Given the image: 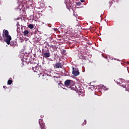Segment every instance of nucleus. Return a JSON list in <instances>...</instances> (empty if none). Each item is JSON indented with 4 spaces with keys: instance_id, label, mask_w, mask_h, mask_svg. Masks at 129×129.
<instances>
[{
    "instance_id": "obj_1",
    "label": "nucleus",
    "mask_w": 129,
    "mask_h": 129,
    "mask_svg": "<svg viewBox=\"0 0 129 129\" xmlns=\"http://www.w3.org/2000/svg\"><path fill=\"white\" fill-rule=\"evenodd\" d=\"M4 35L5 36V42L7 43V45H10L11 44V41H12V37L9 34V33H3L2 34L3 37H4Z\"/></svg>"
},
{
    "instance_id": "obj_2",
    "label": "nucleus",
    "mask_w": 129,
    "mask_h": 129,
    "mask_svg": "<svg viewBox=\"0 0 129 129\" xmlns=\"http://www.w3.org/2000/svg\"><path fill=\"white\" fill-rule=\"evenodd\" d=\"M42 55L44 58H49L50 57V51L49 49H42Z\"/></svg>"
},
{
    "instance_id": "obj_3",
    "label": "nucleus",
    "mask_w": 129,
    "mask_h": 129,
    "mask_svg": "<svg viewBox=\"0 0 129 129\" xmlns=\"http://www.w3.org/2000/svg\"><path fill=\"white\" fill-rule=\"evenodd\" d=\"M72 2H73V0H64L63 2L66 5L67 9H69L72 7V5H73Z\"/></svg>"
},
{
    "instance_id": "obj_4",
    "label": "nucleus",
    "mask_w": 129,
    "mask_h": 129,
    "mask_svg": "<svg viewBox=\"0 0 129 129\" xmlns=\"http://www.w3.org/2000/svg\"><path fill=\"white\" fill-rule=\"evenodd\" d=\"M72 74L74 75V76H78L79 74H80V73L79 72V70H78V69L75 68L73 67V71H72Z\"/></svg>"
},
{
    "instance_id": "obj_5",
    "label": "nucleus",
    "mask_w": 129,
    "mask_h": 129,
    "mask_svg": "<svg viewBox=\"0 0 129 129\" xmlns=\"http://www.w3.org/2000/svg\"><path fill=\"white\" fill-rule=\"evenodd\" d=\"M73 83V81L71 80H67L64 82L65 86H70L71 85V83Z\"/></svg>"
},
{
    "instance_id": "obj_6",
    "label": "nucleus",
    "mask_w": 129,
    "mask_h": 129,
    "mask_svg": "<svg viewBox=\"0 0 129 129\" xmlns=\"http://www.w3.org/2000/svg\"><path fill=\"white\" fill-rule=\"evenodd\" d=\"M39 123L41 129H45V124L43 123L42 119H39Z\"/></svg>"
},
{
    "instance_id": "obj_7",
    "label": "nucleus",
    "mask_w": 129,
    "mask_h": 129,
    "mask_svg": "<svg viewBox=\"0 0 129 129\" xmlns=\"http://www.w3.org/2000/svg\"><path fill=\"white\" fill-rule=\"evenodd\" d=\"M54 68L56 69L62 68V63L60 62H56L54 66Z\"/></svg>"
},
{
    "instance_id": "obj_8",
    "label": "nucleus",
    "mask_w": 129,
    "mask_h": 129,
    "mask_svg": "<svg viewBox=\"0 0 129 129\" xmlns=\"http://www.w3.org/2000/svg\"><path fill=\"white\" fill-rule=\"evenodd\" d=\"M18 37L20 38V39H24V33H17Z\"/></svg>"
},
{
    "instance_id": "obj_9",
    "label": "nucleus",
    "mask_w": 129,
    "mask_h": 129,
    "mask_svg": "<svg viewBox=\"0 0 129 129\" xmlns=\"http://www.w3.org/2000/svg\"><path fill=\"white\" fill-rule=\"evenodd\" d=\"M10 46H11V47H16V46H17V42L12 41V42H11L10 41Z\"/></svg>"
},
{
    "instance_id": "obj_10",
    "label": "nucleus",
    "mask_w": 129,
    "mask_h": 129,
    "mask_svg": "<svg viewBox=\"0 0 129 129\" xmlns=\"http://www.w3.org/2000/svg\"><path fill=\"white\" fill-rule=\"evenodd\" d=\"M70 88L73 91H76V92L78 93V89L76 88V86H75V87H71Z\"/></svg>"
},
{
    "instance_id": "obj_11",
    "label": "nucleus",
    "mask_w": 129,
    "mask_h": 129,
    "mask_svg": "<svg viewBox=\"0 0 129 129\" xmlns=\"http://www.w3.org/2000/svg\"><path fill=\"white\" fill-rule=\"evenodd\" d=\"M44 44L45 45V48H46V49H48V48H49V47H50L51 48L52 47V46H53V45L50 46V44H49L47 42H44Z\"/></svg>"
},
{
    "instance_id": "obj_12",
    "label": "nucleus",
    "mask_w": 129,
    "mask_h": 129,
    "mask_svg": "<svg viewBox=\"0 0 129 129\" xmlns=\"http://www.w3.org/2000/svg\"><path fill=\"white\" fill-rule=\"evenodd\" d=\"M40 69H41L40 67H38V66H35V72H38V71H40Z\"/></svg>"
},
{
    "instance_id": "obj_13",
    "label": "nucleus",
    "mask_w": 129,
    "mask_h": 129,
    "mask_svg": "<svg viewBox=\"0 0 129 129\" xmlns=\"http://www.w3.org/2000/svg\"><path fill=\"white\" fill-rule=\"evenodd\" d=\"M64 35H66V36H68L69 37H72L73 36V33H64Z\"/></svg>"
},
{
    "instance_id": "obj_14",
    "label": "nucleus",
    "mask_w": 129,
    "mask_h": 129,
    "mask_svg": "<svg viewBox=\"0 0 129 129\" xmlns=\"http://www.w3.org/2000/svg\"><path fill=\"white\" fill-rule=\"evenodd\" d=\"M28 36H29V33H23L24 39H26V38H28Z\"/></svg>"
},
{
    "instance_id": "obj_15",
    "label": "nucleus",
    "mask_w": 129,
    "mask_h": 129,
    "mask_svg": "<svg viewBox=\"0 0 129 129\" xmlns=\"http://www.w3.org/2000/svg\"><path fill=\"white\" fill-rule=\"evenodd\" d=\"M28 27L31 30H33V29H34V25L33 24H29L28 25Z\"/></svg>"
},
{
    "instance_id": "obj_16",
    "label": "nucleus",
    "mask_w": 129,
    "mask_h": 129,
    "mask_svg": "<svg viewBox=\"0 0 129 129\" xmlns=\"http://www.w3.org/2000/svg\"><path fill=\"white\" fill-rule=\"evenodd\" d=\"M12 83H13V81L12 80H9L8 81V85H11V84H12Z\"/></svg>"
},
{
    "instance_id": "obj_17",
    "label": "nucleus",
    "mask_w": 129,
    "mask_h": 129,
    "mask_svg": "<svg viewBox=\"0 0 129 129\" xmlns=\"http://www.w3.org/2000/svg\"><path fill=\"white\" fill-rule=\"evenodd\" d=\"M76 5H77L78 7H79V6H81V2H77V3H76Z\"/></svg>"
},
{
    "instance_id": "obj_18",
    "label": "nucleus",
    "mask_w": 129,
    "mask_h": 129,
    "mask_svg": "<svg viewBox=\"0 0 129 129\" xmlns=\"http://www.w3.org/2000/svg\"><path fill=\"white\" fill-rule=\"evenodd\" d=\"M61 52V54H64V53H66V50L62 49Z\"/></svg>"
},
{
    "instance_id": "obj_19",
    "label": "nucleus",
    "mask_w": 129,
    "mask_h": 129,
    "mask_svg": "<svg viewBox=\"0 0 129 129\" xmlns=\"http://www.w3.org/2000/svg\"><path fill=\"white\" fill-rule=\"evenodd\" d=\"M78 93H79V94H80V93H82V90H78Z\"/></svg>"
},
{
    "instance_id": "obj_20",
    "label": "nucleus",
    "mask_w": 129,
    "mask_h": 129,
    "mask_svg": "<svg viewBox=\"0 0 129 129\" xmlns=\"http://www.w3.org/2000/svg\"><path fill=\"white\" fill-rule=\"evenodd\" d=\"M31 68L32 69V70L34 71V72H35V70H36V67H31Z\"/></svg>"
},
{
    "instance_id": "obj_21",
    "label": "nucleus",
    "mask_w": 129,
    "mask_h": 129,
    "mask_svg": "<svg viewBox=\"0 0 129 129\" xmlns=\"http://www.w3.org/2000/svg\"><path fill=\"white\" fill-rule=\"evenodd\" d=\"M54 31L56 33H58V32H59V30H58V29L55 28H54Z\"/></svg>"
},
{
    "instance_id": "obj_22",
    "label": "nucleus",
    "mask_w": 129,
    "mask_h": 129,
    "mask_svg": "<svg viewBox=\"0 0 129 129\" xmlns=\"http://www.w3.org/2000/svg\"><path fill=\"white\" fill-rule=\"evenodd\" d=\"M3 33H9V31L7 30H3Z\"/></svg>"
},
{
    "instance_id": "obj_23",
    "label": "nucleus",
    "mask_w": 129,
    "mask_h": 129,
    "mask_svg": "<svg viewBox=\"0 0 129 129\" xmlns=\"http://www.w3.org/2000/svg\"><path fill=\"white\" fill-rule=\"evenodd\" d=\"M22 33H29V31L25 30L24 31H22Z\"/></svg>"
},
{
    "instance_id": "obj_24",
    "label": "nucleus",
    "mask_w": 129,
    "mask_h": 129,
    "mask_svg": "<svg viewBox=\"0 0 129 129\" xmlns=\"http://www.w3.org/2000/svg\"><path fill=\"white\" fill-rule=\"evenodd\" d=\"M80 1L81 2V3H84V2H85V0H80Z\"/></svg>"
},
{
    "instance_id": "obj_25",
    "label": "nucleus",
    "mask_w": 129,
    "mask_h": 129,
    "mask_svg": "<svg viewBox=\"0 0 129 129\" xmlns=\"http://www.w3.org/2000/svg\"><path fill=\"white\" fill-rule=\"evenodd\" d=\"M3 88H4V89H6V88H7V86H3Z\"/></svg>"
},
{
    "instance_id": "obj_26",
    "label": "nucleus",
    "mask_w": 129,
    "mask_h": 129,
    "mask_svg": "<svg viewBox=\"0 0 129 129\" xmlns=\"http://www.w3.org/2000/svg\"><path fill=\"white\" fill-rule=\"evenodd\" d=\"M86 122H87L86 120H85V121L84 122V123L85 124H86Z\"/></svg>"
},
{
    "instance_id": "obj_27",
    "label": "nucleus",
    "mask_w": 129,
    "mask_h": 129,
    "mask_svg": "<svg viewBox=\"0 0 129 129\" xmlns=\"http://www.w3.org/2000/svg\"><path fill=\"white\" fill-rule=\"evenodd\" d=\"M19 30H20V28H17V33H19Z\"/></svg>"
},
{
    "instance_id": "obj_28",
    "label": "nucleus",
    "mask_w": 129,
    "mask_h": 129,
    "mask_svg": "<svg viewBox=\"0 0 129 129\" xmlns=\"http://www.w3.org/2000/svg\"><path fill=\"white\" fill-rule=\"evenodd\" d=\"M97 35H99V33H97Z\"/></svg>"
},
{
    "instance_id": "obj_29",
    "label": "nucleus",
    "mask_w": 129,
    "mask_h": 129,
    "mask_svg": "<svg viewBox=\"0 0 129 129\" xmlns=\"http://www.w3.org/2000/svg\"><path fill=\"white\" fill-rule=\"evenodd\" d=\"M43 76H46V75H43Z\"/></svg>"
},
{
    "instance_id": "obj_30",
    "label": "nucleus",
    "mask_w": 129,
    "mask_h": 129,
    "mask_svg": "<svg viewBox=\"0 0 129 129\" xmlns=\"http://www.w3.org/2000/svg\"><path fill=\"white\" fill-rule=\"evenodd\" d=\"M34 34L36 35V33H35Z\"/></svg>"
},
{
    "instance_id": "obj_31",
    "label": "nucleus",
    "mask_w": 129,
    "mask_h": 129,
    "mask_svg": "<svg viewBox=\"0 0 129 129\" xmlns=\"http://www.w3.org/2000/svg\"><path fill=\"white\" fill-rule=\"evenodd\" d=\"M46 80H48V79H46Z\"/></svg>"
}]
</instances>
